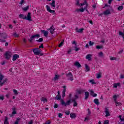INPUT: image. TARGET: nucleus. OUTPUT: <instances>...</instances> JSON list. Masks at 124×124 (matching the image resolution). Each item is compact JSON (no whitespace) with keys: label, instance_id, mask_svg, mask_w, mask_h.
I'll return each instance as SVG.
<instances>
[{"label":"nucleus","instance_id":"f257e3e1","mask_svg":"<svg viewBox=\"0 0 124 124\" xmlns=\"http://www.w3.org/2000/svg\"><path fill=\"white\" fill-rule=\"evenodd\" d=\"M85 91L86 90L83 89H79V90H77L76 93L75 94V98H74L73 99H75V100H77V99H78V98H79V94H81L83 93H85Z\"/></svg>","mask_w":124,"mask_h":124},{"label":"nucleus","instance_id":"f03ea898","mask_svg":"<svg viewBox=\"0 0 124 124\" xmlns=\"http://www.w3.org/2000/svg\"><path fill=\"white\" fill-rule=\"evenodd\" d=\"M12 56V53L10 51H6L4 54V57L6 60H9Z\"/></svg>","mask_w":124,"mask_h":124},{"label":"nucleus","instance_id":"7ed1b4c3","mask_svg":"<svg viewBox=\"0 0 124 124\" xmlns=\"http://www.w3.org/2000/svg\"><path fill=\"white\" fill-rule=\"evenodd\" d=\"M61 104L62 105V106H68L69 105H70V102H71V100H68L67 102H64V101H63V100L62 99L61 100Z\"/></svg>","mask_w":124,"mask_h":124},{"label":"nucleus","instance_id":"20e7f679","mask_svg":"<svg viewBox=\"0 0 124 124\" xmlns=\"http://www.w3.org/2000/svg\"><path fill=\"white\" fill-rule=\"evenodd\" d=\"M66 76L68 78V80H69L70 81H73V75H72V73L69 72L68 74H66Z\"/></svg>","mask_w":124,"mask_h":124},{"label":"nucleus","instance_id":"39448f33","mask_svg":"<svg viewBox=\"0 0 124 124\" xmlns=\"http://www.w3.org/2000/svg\"><path fill=\"white\" fill-rule=\"evenodd\" d=\"M35 37H37V38H39V37H40V35L39 34H36L31 36L29 39L30 42H32V40H33Z\"/></svg>","mask_w":124,"mask_h":124},{"label":"nucleus","instance_id":"423d86ee","mask_svg":"<svg viewBox=\"0 0 124 124\" xmlns=\"http://www.w3.org/2000/svg\"><path fill=\"white\" fill-rule=\"evenodd\" d=\"M46 8L47 10V11H48V12H49L50 13H55V10H51V8H50V6L47 5L46 6Z\"/></svg>","mask_w":124,"mask_h":124},{"label":"nucleus","instance_id":"0eeeda50","mask_svg":"<svg viewBox=\"0 0 124 124\" xmlns=\"http://www.w3.org/2000/svg\"><path fill=\"white\" fill-rule=\"evenodd\" d=\"M12 114H10V117H12L13 115H16L17 114V111H16V108L15 107H13L12 108Z\"/></svg>","mask_w":124,"mask_h":124},{"label":"nucleus","instance_id":"6e6552de","mask_svg":"<svg viewBox=\"0 0 124 124\" xmlns=\"http://www.w3.org/2000/svg\"><path fill=\"white\" fill-rule=\"evenodd\" d=\"M62 88L63 89L62 92V97H64L65 96V92H66V86H63Z\"/></svg>","mask_w":124,"mask_h":124},{"label":"nucleus","instance_id":"1a4fd4ad","mask_svg":"<svg viewBox=\"0 0 124 124\" xmlns=\"http://www.w3.org/2000/svg\"><path fill=\"white\" fill-rule=\"evenodd\" d=\"M105 113H106V117H109L111 115L110 112H109V109L107 108H105Z\"/></svg>","mask_w":124,"mask_h":124},{"label":"nucleus","instance_id":"9d476101","mask_svg":"<svg viewBox=\"0 0 124 124\" xmlns=\"http://www.w3.org/2000/svg\"><path fill=\"white\" fill-rule=\"evenodd\" d=\"M58 95H59V97H58V96H56L55 97V100H61V99H62V96H61V93L60 92V91H58Z\"/></svg>","mask_w":124,"mask_h":124},{"label":"nucleus","instance_id":"9b49d317","mask_svg":"<svg viewBox=\"0 0 124 124\" xmlns=\"http://www.w3.org/2000/svg\"><path fill=\"white\" fill-rule=\"evenodd\" d=\"M55 28L53 26H52L50 29H48V31L50 30V32L51 34H54V32H55Z\"/></svg>","mask_w":124,"mask_h":124},{"label":"nucleus","instance_id":"f8f14e48","mask_svg":"<svg viewBox=\"0 0 124 124\" xmlns=\"http://www.w3.org/2000/svg\"><path fill=\"white\" fill-rule=\"evenodd\" d=\"M41 33H43L44 36H46V37H47V36H48V31H46L45 30H41Z\"/></svg>","mask_w":124,"mask_h":124},{"label":"nucleus","instance_id":"ddd939ff","mask_svg":"<svg viewBox=\"0 0 124 124\" xmlns=\"http://www.w3.org/2000/svg\"><path fill=\"white\" fill-rule=\"evenodd\" d=\"M20 58V56L18 54H15L13 56V61L14 62L17 60V59H19Z\"/></svg>","mask_w":124,"mask_h":124},{"label":"nucleus","instance_id":"4468645a","mask_svg":"<svg viewBox=\"0 0 124 124\" xmlns=\"http://www.w3.org/2000/svg\"><path fill=\"white\" fill-rule=\"evenodd\" d=\"M49 4L53 7V9L56 8V1L55 0H52V2L49 3Z\"/></svg>","mask_w":124,"mask_h":124},{"label":"nucleus","instance_id":"2eb2a0df","mask_svg":"<svg viewBox=\"0 0 124 124\" xmlns=\"http://www.w3.org/2000/svg\"><path fill=\"white\" fill-rule=\"evenodd\" d=\"M31 13H28L27 16H26V19L28 20V21H31Z\"/></svg>","mask_w":124,"mask_h":124},{"label":"nucleus","instance_id":"dca6fc26","mask_svg":"<svg viewBox=\"0 0 124 124\" xmlns=\"http://www.w3.org/2000/svg\"><path fill=\"white\" fill-rule=\"evenodd\" d=\"M75 66L78 67V68H80V67H82V66L80 64V63L78 62H76L74 64Z\"/></svg>","mask_w":124,"mask_h":124},{"label":"nucleus","instance_id":"f3484780","mask_svg":"<svg viewBox=\"0 0 124 124\" xmlns=\"http://www.w3.org/2000/svg\"><path fill=\"white\" fill-rule=\"evenodd\" d=\"M80 5H81V6H83V5H86L85 7H86V8H88V6H89V4H88V2H87V0H85L83 3H80Z\"/></svg>","mask_w":124,"mask_h":124},{"label":"nucleus","instance_id":"a211bd4d","mask_svg":"<svg viewBox=\"0 0 124 124\" xmlns=\"http://www.w3.org/2000/svg\"><path fill=\"white\" fill-rule=\"evenodd\" d=\"M110 14H111V12H110V9H109L104 12V15H109Z\"/></svg>","mask_w":124,"mask_h":124},{"label":"nucleus","instance_id":"6ab92c4d","mask_svg":"<svg viewBox=\"0 0 124 124\" xmlns=\"http://www.w3.org/2000/svg\"><path fill=\"white\" fill-rule=\"evenodd\" d=\"M89 96H90V93L88 92H85V100H87L88 98H89Z\"/></svg>","mask_w":124,"mask_h":124},{"label":"nucleus","instance_id":"aec40b11","mask_svg":"<svg viewBox=\"0 0 124 124\" xmlns=\"http://www.w3.org/2000/svg\"><path fill=\"white\" fill-rule=\"evenodd\" d=\"M0 35L1 37L4 39H6V38H7V35H6V33H2L0 34Z\"/></svg>","mask_w":124,"mask_h":124},{"label":"nucleus","instance_id":"412c9836","mask_svg":"<svg viewBox=\"0 0 124 124\" xmlns=\"http://www.w3.org/2000/svg\"><path fill=\"white\" fill-rule=\"evenodd\" d=\"M33 52L34 53V54L37 56H39L38 48L33 49Z\"/></svg>","mask_w":124,"mask_h":124},{"label":"nucleus","instance_id":"4be33fe9","mask_svg":"<svg viewBox=\"0 0 124 124\" xmlns=\"http://www.w3.org/2000/svg\"><path fill=\"white\" fill-rule=\"evenodd\" d=\"M84 30V28H81L79 29H78V28H76V32H79V33H82Z\"/></svg>","mask_w":124,"mask_h":124},{"label":"nucleus","instance_id":"5701e85b","mask_svg":"<svg viewBox=\"0 0 124 124\" xmlns=\"http://www.w3.org/2000/svg\"><path fill=\"white\" fill-rule=\"evenodd\" d=\"M91 92V95L93 97H95L96 96H97V93H94V92H93V91L91 90L90 91Z\"/></svg>","mask_w":124,"mask_h":124},{"label":"nucleus","instance_id":"b1692460","mask_svg":"<svg viewBox=\"0 0 124 124\" xmlns=\"http://www.w3.org/2000/svg\"><path fill=\"white\" fill-rule=\"evenodd\" d=\"M86 59L87 60H88V61H91L92 60V54H88L86 56Z\"/></svg>","mask_w":124,"mask_h":124},{"label":"nucleus","instance_id":"393cba45","mask_svg":"<svg viewBox=\"0 0 124 124\" xmlns=\"http://www.w3.org/2000/svg\"><path fill=\"white\" fill-rule=\"evenodd\" d=\"M80 12H84V10H86L87 12H89V10H88L87 7H84V8H82L80 9Z\"/></svg>","mask_w":124,"mask_h":124},{"label":"nucleus","instance_id":"a878e982","mask_svg":"<svg viewBox=\"0 0 124 124\" xmlns=\"http://www.w3.org/2000/svg\"><path fill=\"white\" fill-rule=\"evenodd\" d=\"M93 102L96 105H99V100L98 99H94L93 100Z\"/></svg>","mask_w":124,"mask_h":124},{"label":"nucleus","instance_id":"bb28decb","mask_svg":"<svg viewBox=\"0 0 124 124\" xmlns=\"http://www.w3.org/2000/svg\"><path fill=\"white\" fill-rule=\"evenodd\" d=\"M70 118H72V119H75L76 118V114L74 113H71L70 114Z\"/></svg>","mask_w":124,"mask_h":124},{"label":"nucleus","instance_id":"cd10ccee","mask_svg":"<svg viewBox=\"0 0 124 124\" xmlns=\"http://www.w3.org/2000/svg\"><path fill=\"white\" fill-rule=\"evenodd\" d=\"M19 18H20V19H26V18H27V16L24 15V14H20L19 16Z\"/></svg>","mask_w":124,"mask_h":124},{"label":"nucleus","instance_id":"c85d7f7f","mask_svg":"<svg viewBox=\"0 0 124 124\" xmlns=\"http://www.w3.org/2000/svg\"><path fill=\"white\" fill-rule=\"evenodd\" d=\"M4 124H9L8 122V118L7 117H5V120L4 121Z\"/></svg>","mask_w":124,"mask_h":124},{"label":"nucleus","instance_id":"c756f323","mask_svg":"<svg viewBox=\"0 0 124 124\" xmlns=\"http://www.w3.org/2000/svg\"><path fill=\"white\" fill-rule=\"evenodd\" d=\"M73 102H74L73 106L74 107H76L78 105V103H77V102H76V100L73 99L72 100Z\"/></svg>","mask_w":124,"mask_h":124},{"label":"nucleus","instance_id":"7c9ffc66","mask_svg":"<svg viewBox=\"0 0 124 124\" xmlns=\"http://www.w3.org/2000/svg\"><path fill=\"white\" fill-rule=\"evenodd\" d=\"M29 9H30V6L28 5L27 7H25L23 8L22 10H23V11H28V10H29Z\"/></svg>","mask_w":124,"mask_h":124},{"label":"nucleus","instance_id":"2f4dec72","mask_svg":"<svg viewBox=\"0 0 124 124\" xmlns=\"http://www.w3.org/2000/svg\"><path fill=\"white\" fill-rule=\"evenodd\" d=\"M38 51L39 52V56H43V55H44V53H42V50H41V49L38 48Z\"/></svg>","mask_w":124,"mask_h":124},{"label":"nucleus","instance_id":"473e14b6","mask_svg":"<svg viewBox=\"0 0 124 124\" xmlns=\"http://www.w3.org/2000/svg\"><path fill=\"white\" fill-rule=\"evenodd\" d=\"M118 10H119V11H122V10H123L124 9V6L121 5L120 6L118 7L117 8Z\"/></svg>","mask_w":124,"mask_h":124},{"label":"nucleus","instance_id":"72a5a7b5","mask_svg":"<svg viewBox=\"0 0 124 124\" xmlns=\"http://www.w3.org/2000/svg\"><path fill=\"white\" fill-rule=\"evenodd\" d=\"M103 56H104L103 52H102V51L98 53V57H100V58H103Z\"/></svg>","mask_w":124,"mask_h":124},{"label":"nucleus","instance_id":"f704fd0d","mask_svg":"<svg viewBox=\"0 0 124 124\" xmlns=\"http://www.w3.org/2000/svg\"><path fill=\"white\" fill-rule=\"evenodd\" d=\"M85 68L86 69V71H90V67L89 66V65H88V64H85Z\"/></svg>","mask_w":124,"mask_h":124},{"label":"nucleus","instance_id":"c9c22d12","mask_svg":"<svg viewBox=\"0 0 124 124\" xmlns=\"http://www.w3.org/2000/svg\"><path fill=\"white\" fill-rule=\"evenodd\" d=\"M59 77H60V76H59L58 75H56L54 78V81H57V80H58L59 79Z\"/></svg>","mask_w":124,"mask_h":124},{"label":"nucleus","instance_id":"e433bc0d","mask_svg":"<svg viewBox=\"0 0 124 124\" xmlns=\"http://www.w3.org/2000/svg\"><path fill=\"white\" fill-rule=\"evenodd\" d=\"M41 101H43V102H47V99L44 97H42L41 98Z\"/></svg>","mask_w":124,"mask_h":124},{"label":"nucleus","instance_id":"4c0bfd02","mask_svg":"<svg viewBox=\"0 0 124 124\" xmlns=\"http://www.w3.org/2000/svg\"><path fill=\"white\" fill-rule=\"evenodd\" d=\"M115 103L116 104V106H121L122 103H120V102H118L117 101H115Z\"/></svg>","mask_w":124,"mask_h":124},{"label":"nucleus","instance_id":"58836bf2","mask_svg":"<svg viewBox=\"0 0 124 124\" xmlns=\"http://www.w3.org/2000/svg\"><path fill=\"white\" fill-rule=\"evenodd\" d=\"M37 42H42L43 41V38H40L39 39L36 40Z\"/></svg>","mask_w":124,"mask_h":124},{"label":"nucleus","instance_id":"ea45409f","mask_svg":"<svg viewBox=\"0 0 124 124\" xmlns=\"http://www.w3.org/2000/svg\"><path fill=\"white\" fill-rule=\"evenodd\" d=\"M96 49H97L98 50H99V49H102V46H96Z\"/></svg>","mask_w":124,"mask_h":124},{"label":"nucleus","instance_id":"a19ab883","mask_svg":"<svg viewBox=\"0 0 124 124\" xmlns=\"http://www.w3.org/2000/svg\"><path fill=\"white\" fill-rule=\"evenodd\" d=\"M13 93H14V94H16V95H17L18 94V91L15 89H14Z\"/></svg>","mask_w":124,"mask_h":124},{"label":"nucleus","instance_id":"79ce46f5","mask_svg":"<svg viewBox=\"0 0 124 124\" xmlns=\"http://www.w3.org/2000/svg\"><path fill=\"white\" fill-rule=\"evenodd\" d=\"M90 83H91V84H92V85H93V84H95V82H94V79H91L90 80H89Z\"/></svg>","mask_w":124,"mask_h":124},{"label":"nucleus","instance_id":"37998d69","mask_svg":"<svg viewBox=\"0 0 124 124\" xmlns=\"http://www.w3.org/2000/svg\"><path fill=\"white\" fill-rule=\"evenodd\" d=\"M3 79V76L1 74H0V83H1V80Z\"/></svg>","mask_w":124,"mask_h":124},{"label":"nucleus","instance_id":"c03bdc74","mask_svg":"<svg viewBox=\"0 0 124 124\" xmlns=\"http://www.w3.org/2000/svg\"><path fill=\"white\" fill-rule=\"evenodd\" d=\"M89 44L90 46H93V44H94V42H92V41H89Z\"/></svg>","mask_w":124,"mask_h":124},{"label":"nucleus","instance_id":"a18cd8bd","mask_svg":"<svg viewBox=\"0 0 124 124\" xmlns=\"http://www.w3.org/2000/svg\"><path fill=\"white\" fill-rule=\"evenodd\" d=\"M25 0H21L20 2L19 3V4L21 5H23L24 3H25Z\"/></svg>","mask_w":124,"mask_h":124},{"label":"nucleus","instance_id":"49530a36","mask_svg":"<svg viewBox=\"0 0 124 124\" xmlns=\"http://www.w3.org/2000/svg\"><path fill=\"white\" fill-rule=\"evenodd\" d=\"M76 5H80L79 0H76Z\"/></svg>","mask_w":124,"mask_h":124},{"label":"nucleus","instance_id":"de8ad7c7","mask_svg":"<svg viewBox=\"0 0 124 124\" xmlns=\"http://www.w3.org/2000/svg\"><path fill=\"white\" fill-rule=\"evenodd\" d=\"M79 50H80V48L77 47V46H75V51H76V52H78Z\"/></svg>","mask_w":124,"mask_h":124},{"label":"nucleus","instance_id":"09e8293b","mask_svg":"<svg viewBox=\"0 0 124 124\" xmlns=\"http://www.w3.org/2000/svg\"><path fill=\"white\" fill-rule=\"evenodd\" d=\"M96 78L97 79H99V78H101V75L100 74H97Z\"/></svg>","mask_w":124,"mask_h":124},{"label":"nucleus","instance_id":"8fccbe9b","mask_svg":"<svg viewBox=\"0 0 124 124\" xmlns=\"http://www.w3.org/2000/svg\"><path fill=\"white\" fill-rule=\"evenodd\" d=\"M63 45V41L60 43V44L59 45V47H62Z\"/></svg>","mask_w":124,"mask_h":124},{"label":"nucleus","instance_id":"3c124183","mask_svg":"<svg viewBox=\"0 0 124 124\" xmlns=\"http://www.w3.org/2000/svg\"><path fill=\"white\" fill-rule=\"evenodd\" d=\"M14 36H15V37H19V34H17V33L15 32L14 33Z\"/></svg>","mask_w":124,"mask_h":124},{"label":"nucleus","instance_id":"603ef678","mask_svg":"<svg viewBox=\"0 0 124 124\" xmlns=\"http://www.w3.org/2000/svg\"><path fill=\"white\" fill-rule=\"evenodd\" d=\"M65 114H66V115H69V114H70V111L68 110V111H65Z\"/></svg>","mask_w":124,"mask_h":124},{"label":"nucleus","instance_id":"864d4df0","mask_svg":"<svg viewBox=\"0 0 124 124\" xmlns=\"http://www.w3.org/2000/svg\"><path fill=\"white\" fill-rule=\"evenodd\" d=\"M110 60L111 61H115V60H117V58L116 57H111L110 58Z\"/></svg>","mask_w":124,"mask_h":124},{"label":"nucleus","instance_id":"5fc2aeb1","mask_svg":"<svg viewBox=\"0 0 124 124\" xmlns=\"http://www.w3.org/2000/svg\"><path fill=\"white\" fill-rule=\"evenodd\" d=\"M113 98L115 102L117 101V95H114L113 96Z\"/></svg>","mask_w":124,"mask_h":124},{"label":"nucleus","instance_id":"6e6d98bb","mask_svg":"<svg viewBox=\"0 0 124 124\" xmlns=\"http://www.w3.org/2000/svg\"><path fill=\"white\" fill-rule=\"evenodd\" d=\"M104 124H109V121L108 120H105L104 122Z\"/></svg>","mask_w":124,"mask_h":124},{"label":"nucleus","instance_id":"4d7b16f0","mask_svg":"<svg viewBox=\"0 0 124 124\" xmlns=\"http://www.w3.org/2000/svg\"><path fill=\"white\" fill-rule=\"evenodd\" d=\"M39 49L40 48H42V49H43L44 48V46H43V44H41V45L39 46Z\"/></svg>","mask_w":124,"mask_h":124},{"label":"nucleus","instance_id":"13d9d810","mask_svg":"<svg viewBox=\"0 0 124 124\" xmlns=\"http://www.w3.org/2000/svg\"><path fill=\"white\" fill-rule=\"evenodd\" d=\"M105 7H111V6H110V5H108V4H106L105 5V6L104 7V8Z\"/></svg>","mask_w":124,"mask_h":124},{"label":"nucleus","instance_id":"bf43d9fd","mask_svg":"<svg viewBox=\"0 0 124 124\" xmlns=\"http://www.w3.org/2000/svg\"><path fill=\"white\" fill-rule=\"evenodd\" d=\"M58 107H59V106H58V104H54V108H58Z\"/></svg>","mask_w":124,"mask_h":124},{"label":"nucleus","instance_id":"052dcab7","mask_svg":"<svg viewBox=\"0 0 124 124\" xmlns=\"http://www.w3.org/2000/svg\"><path fill=\"white\" fill-rule=\"evenodd\" d=\"M113 87H114V88H115V89H117L118 86L117 85V83H114L113 85Z\"/></svg>","mask_w":124,"mask_h":124},{"label":"nucleus","instance_id":"680f3d73","mask_svg":"<svg viewBox=\"0 0 124 124\" xmlns=\"http://www.w3.org/2000/svg\"><path fill=\"white\" fill-rule=\"evenodd\" d=\"M62 113H59L58 114V117L59 118H62Z\"/></svg>","mask_w":124,"mask_h":124},{"label":"nucleus","instance_id":"e2e57ef3","mask_svg":"<svg viewBox=\"0 0 124 124\" xmlns=\"http://www.w3.org/2000/svg\"><path fill=\"white\" fill-rule=\"evenodd\" d=\"M88 115H90L91 114H92V112H91V110H90V108L88 109Z\"/></svg>","mask_w":124,"mask_h":124},{"label":"nucleus","instance_id":"0e129e2a","mask_svg":"<svg viewBox=\"0 0 124 124\" xmlns=\"http://www.w3.org/2000/svg\"><path fill=\"white\" fill-rule=\"evenodd\" d=\"M119 35H122V36H124V32H122V31H119Z\"/></svg>","mask_w":124,"mask_h":124},{"label":"nucleus","instance_id":"69168bd1","mask_svg":"<svg viewBox=\"0 0 124 124\" xmlns=\"http://www.w3.org/2000/svg\"><path fill=\"white\" fill-rule=\"evenodd\" d=\"M51 124V121H48V122H46L44 124Z\"/></svg>","mask_w":124,"mask_h":124},{"label":"nucleus","instance_id":"338daca9","mask_svg":"<svg viewBox=\"0 0 124 124\" xmlns=\"http://www.w3.org/2000/svg\"><path fill=\"white\" fill-rule=\"evenodd\" d=\"M0 99H1V100H3V99H4L3 96H0Z\"/></svg>","mask_w":124,"mask_h":124},{"label":"nucleus","instance_id":"774afa93","mask_svg":"<svg viewBox=\"0 0 124 124\" xmlns=\"http://www.w3.org/2000/svg\"><path fill=\"white\" fill-rule=\"evenodd\" d=\"M33 124V121L32 120H31L30 122L28 123V124Z\"/></svg>","mask_w":124,"mask_h":124}]
</instances>
